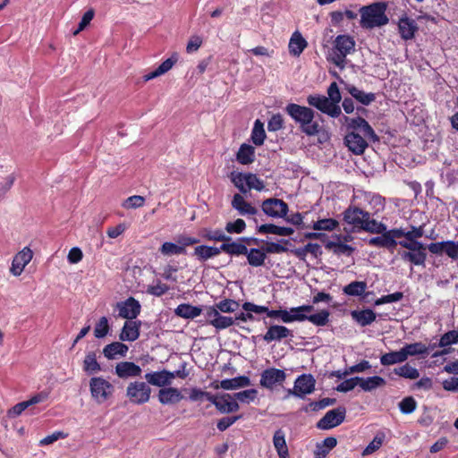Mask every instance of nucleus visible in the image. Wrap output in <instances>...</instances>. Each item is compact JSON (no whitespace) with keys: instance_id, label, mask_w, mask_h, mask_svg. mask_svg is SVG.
I'll list each match as a JSON object with an SVG mask.
<instances>
[{"instance_id":"1","label":"nucleus","mask_w":458,"mask_h":458,"mask_svg":"<svg viewBox=\"0 0 458 458\" xmlns=\"http://www.w3.org/2000/svg\"><path fill=\"white\" fill-rule=\"evenodd\" d=\"M344 221L352 228L379 233L386 230V225L370 217V214L354 206L349 207L343 213Z\"/></svg>"},{"instance_id":"2","label":"nucleus","mask_w":458,"mask_h":458,"mask_svg":"<svg viewBox=\"0 0 458 458\" xmlns=\"http://www.w3.org/2000/svg\"><path fill=\"white\" fill-rule=\"evenodd\" d=\"M288 115L297 123L303 133L308 136H315L320 131V125L314 121L315 112L307 106L297 104H288L285 107Z\"/></svg>"},{"instance_id":"3","label":"nucleus","mask_w":458,"mask_h":458,"mask_svg":"<svg viewBox=\"0 0 458 458\" xmlns=\"http://www.w3.org/2000/svg\"><path fill=\"white\" fill-rule=\"evenodd\" d=\"M384 3H374L360 8V26L364 29L381 27L388 23Z\"/></svg>"},{"instance_id":"4","label":"nucleus","mask_w":458,"mask_h":458,"mask_svg":"<svg viewBox=\"0 0 458 458\" xmlns=\"http://www.w3.org/2000/svg\"><path fill=\"white\" fill-rule=\"evenodd\" d=\"M355 48V40L349 35H338L330 54L331 62L340 69L345 67L346 56Z\"/></svg>"},{"instance_id":"5","label":"nucleus","mask_w":458,"mask_h":458,"mask_svg":"<svg viewBox=\"0 0 458 458\" xmlns=\"http://www.w3.org/2000/svg\"><path fill=\"white\" fill-rule=\"evenodd\" d=\"M89 390L92 399L101 404L113 396L114 386L102 377H93L89 380Z\"/></svg>"},{"instance_id":"6","label":"nucleus","mask_w":458,"mask_h":458,"mask_svg":"<svg viewBox=\"0 0 458 458\" xmlns=\"http://www.w3.org/2000/svg\"><path fill=\"white\" fill-rule=\"evenodd\" d=\"M151 388L142 381L131 382L126 388V396L131 403L143 404L149 401Z\"/></svg>"},{"instance_id":"7","label":"nucleus","mask_w":458,"mask_h":458,"mask_svg":"<svg viewBox=\"0 0 458 458\" xmlns=\"http://www.w3.org/2000/svg\"><path fill=\"white\" fill-rule=\"evenodd\" d=\"M307 102L310 106H314L320 112L333 118L338 117L342 113L339 105L332 103V101H330L329 98L323 95H310L307 98Z\"/></svg>"},{"instance_id":"8","label":"nucleus","mask_w":458,"mask_h":458,"mask_svg":"<svg viewBox=\"0 0 458 458\" xmlns=\"http://www.w3.org/2000/svg\"><path fill=\"white\" fill-rule=\"evenodd\" d=\"M346 409L343 406L328 411L318 423L317 428L327 430L339 426L345 419Z\"/></svg>"},{"instance_id":"9","label":"nucleus","mask_w":458,"mask_h":458,"mask_svg":"<svg viewBox=\"0 0 458 458\" xmlns=\"http://www.w3.org/2000/svg\"><path fill=\"white\" fill-rule=\"evenodd\" d=\"M263 212L274 218L285 217L288 213V205L280 199L270 198L262 202Z\"/></svg>"},{"instance_id":"10","label":"nucleus","mask_w":458,"mask_h":458,"mask_svg":"<svg viewBox=\"0 0 458 458\" xmlns=\"http://www.w3.org/2000/svg\"><path fill=\"white\" fill-rule=\"evenodd\" d=\"M285 379L286 373L284 370L269 368L261 373L259 384L265 388L273 389L276 385H282Z\"/></svg>"},{"instance_id":"11","label":"nucleus","mask_w":458,"mask_h":458,"mask_svg":"<svg viewBox=\"0 0 458 458\" xmlns=\"http://www.w3.org/2000/svg\"><path fill=\"white\" fill-rule=\"evenodd\" d=\"M33 252L29 247H24L13 259L10 273L14 276H19L23 272L25 267L31 261Z\"/></svg>"},{"instance_id":"12","label":"nucleus","mask_w":458,"mask_h":458,"mask_svg":"<svg viewBox=\"0 0 458 458\" xmlns=\"http://www.w3.org/2000/svg\"><path fill=\"white\" fill-rule=\"evenodd\" d=\"M116 309L119 311V317L132 320L138 317L141 307L136 299L130 297L124 301L117 302Z\"/></svg>"},{"instance_id":"13","label":"nucleus","mask_w":458,"mask_h":458,"mask_svg":"<svg viewBox=\"0 0 458 458\" xmlns=\"http://www.w3.org/2000/svg\"><path fill=\"white\" fill-rule=\"evenodd\" d=\"M428 250L433 254L445 253L453 259H458V242L446 241L430 243L428 246Z\"/></svg>"},{"instance_id":"14","label":"nucleus","mask_w":458,"mask_h":458,"mask_svg":"<svg viewBox=\"0 0 458 458\" xmlns=\"http://www.w3.org/2000/svg\"><path fill=\"white\" fill-rule=\"evenodd\" d=\"M316 380L311 374H302L299 376L294 386L297 389V397L303 398L306 394H310L315 390Z\"/></svg>"},{"instance_id":"15","label":"nucleus","mask_w":458,"mask_h":458,"mask_svg":"<svg viewBox=\"0 0 458 458\" xmlns=\"http://www.w3.org/2000/svg\"><path fill=\"white\" fill-rule=\"evenodd\" d=\"M419 28L415 20L403 15L399 19L398 30L403 40H410L415 37Z\"/></svg>"},{"instance_id":"16","label":"nucleus","mask_w":458,"mask_h":458,"mask_svg":"<svg viewBox=\"0 0 458 458\" xmlns=\"http://www.w3.org/2000/svg\"><path fill=\"white\" fill-rule=\"evenodd\" d=\"M345 145L355 155H361L368 148L366 140L356 132H349L344 138Z\"/></svg>"},{"instance_id":"17","label":"nucleus","mask_w":458,"mask_h":458,"mask_svg":"<svg viewBox=\"0 0 458 458\" xmlns=\"http://www.w3.org/2000/svg\"><path fill=\"white\" fill-rule=\"evenodd\" d=\"M215 407L222 414L235 412L240 409L238 402L230 394H219Z\"/></svg>"},{"instance_id":"18","label":"nucleus","mask_w":458,"mask_h":458,"mask_svg":"<svg viewBox=\"0 0 458 458\" xmlns=\"http://www.w3.org/2000/svg\"><path fill=\"white\" fill-rule=\"evenodd\" d=\"M115 374L120 378L136 377L140 376L141 368L131 361H121L115 365Z\"/></svg>"},{"instance_id":"19","label":"nucleus","mask_w":458,"mask_h":458,"mask_svg":"<svg viewBox=\"0 0 458 458\" xmlns=\"http://www.w3.org/2000/svg\"><path fill=\"white\" fill-rule=\"evenodd\" d=\"M174 377V373H171L170 371L165 369L162 371L147 373L145 375V379L148 384L163 388L165 386H169Z\"/></svg>"},{"instance_id":"20","label":"nucleus","mask_w":458,"mask_h":458,"mask_svg":"<svg viewBox=\"0 0 458 458\" xmlns=\"http://www.w3.org/2000/svg\"><path fill=\"white\" fill-rule=\"evenodd\" d=\"M250 385V379L246 376H240L233 378L224 379L219 384L213 383L212 386L215 389L223 388L225 390H233Z\"/></svg>"},{"instance_id":"21","label":"nucleus","mask_w":458,"mask_h":458,"mask_svg":"<svg viewBox=\"0 0 458 458\" xmlns=\"http://www.w3.org/2000/svg\"><path fill=\"white\" fill-rule=\"evenodd\" d=\"M313 310L314 307L312 305H301L291 308L287 310L286 323L308 320L309 314L313 311Z\"/></svg>"},{"instance_id":"22","label":"nucleus","mask_w":458,"mask_h":458,"mask_svg":"<svg viewBox=\"0 0 458 458\" xmlns=\"http://www.w3.org/2000/svg\"><path fill=\"white\" fill-rule=\"evenodd\" d=\"M293 336L292 331L284 326L273 325L267 328V333L264 335L263 339L267 343L272 341H281L282 339Z\"/></svg>"},{"instance_id":"23","label":"nucleus","mask_w":458,"mask_h":458,"mask_svg":"<svg viewBox=\"0 0 458 458\" xmlns=\"http://www.w3.org/2000/svg\"><path fill=\"white\" fill-rule=\"evenodd\" d=\"M140 322L129 320L126 321L122 328V331L119 335V338L121 341H129L132 342L139 338L140 336Z\"/></svg>"},{"instance_id":"24","label":"nucleus","mask_w":458,"mask_h":458,"mask_svg":"<svg viewBox=\"0 0 458 458\" xmlns=\"http://www.w3.org/2000/svg\"><path fill=\"white\" fill-rule=\"evenodd\" d=\"M158 401L162 404H174L182 399L180 390L174 387H164L158 391Z\"/></svg>"},{"instance_id":"25","label":"nucleus","mask_w":458,"mask_h":458,"mask_svg":"<svg viewBox=\"0 0 458 458\" xmlns=\"http://www.w3.org/2000/svg\"><path fill=\"white\" fill-rule=\"evenodd\" d=\"M231 204L233 208L237 210L242 216L256 215L258 213V209L247 202L239 193L233 195Z\"/></svg>"},{"instance_id":"26","label":"nucleus","mask_w":458,"mask_h":458,"mask_svg":"<svg viewBox=\"0 0 458 458\" xmlns=\"http://www.w3.org/2000/svg\"><path fill=\"white\" fill-rule=\"evenodd\" d=\"M128 346L121 342H114L106 345L103 349L104 356L108 360L124 357L128 352Z\"/></svg>"},{"instance_id":"27","label":"nucleus","mask_w":458,"mask_h":458,"mask_svg":"<svg viewBox=\"0 0 458 458\" xmlns=\"http://www.w3.org/2000/svg\"><path fill=\"white\" fill-rule=\"evenodd\" d=\"M177 61V54H174L170 58L165 60L155 71L144 75V81H148L165 74L173 68Z\"/></svg>"},{"instance_id":"28","label":"nucleus","mask_w":458,"mask_h":458,"mask_svg":"<svg viewBox=\"0 0 458 458\" xmlns=\"http://www.w3.org/2000/svg\"><path fill=\"white\" fill-rule=\"evenodd\" d=\"M425 250L426 247L414 251H399V255L403 261H409L415 266H421L425 264L427 259Z\"/></svg>"},{"instance_id":"29","label":"nucleus","mask_w":458,"mask_h":458,"mask_svg":"<svg viewBox=\"0 0 458 458\" xmlns=\"http://www.w3.org/2000/svg\"><path fill=\"white\" fill-rule=\"evenodd\" d=\"M307 41L299 31H295L289 41V52L293 56H299L307 47Z\"/></svg>"},{"instance_id":"30","label":"nucleus","mask_w":458,"mask_h":458,"mask_svg":"<svg viewBox=\"0 0 458 458\" xmlns=\"http://www.w3.org/2000/svg\"><path fill=\"white\" fill-rule=\"evenodd\" d=\"M220 254V248L207 245H199L195 247L193 255L200 262L207 261L209 259L216 257Z\"/></svg>"},{"instance_id":"31","label":"nucleus","mask_w":458,"mask_h":458,"mask_svg":"<svg viewBox=\"0 0 458 458\" xmlns=\"http://www.w3.org/2000/svg\"><path fill=\"white\" fill-rule=\"evenodd\" d=\"M386 383V380L379 376H373L366 378L359 377V386L365 392H371L378 387H382Z\"/></svg>"},{"instance_id":"32","label":"nucleus","mask_w":458,"mask_h":458,"mask_svg":"<svg viewBox=\"0 0 458 458\" xmlns=\"http://www.w3.org/2000/svg\"><path fill=\"white\" fill-rule=\"evenodd\" d=\"M352 318L361 327L370 325L376 320V313L371 310H352Z\"/></svg>"},{"instance_id":"33","label":"nucleus","mask_w":458,"mask_h":458,"mask_svg":"<svg viewBox=\"0 0 458 458\" xmlns=\"http://www.w3.org/2000/svg\"><path fill=\"white\" fill-rule=\"evenodd\" d=\"M201 311L202 310L199 307L192 306L188 303L180 304L174 310L176 316L187 319H192L199 317L201 314Z\"/></svg>"},{"instance_id":"34","label":"nucleus","mask_w":458,"mask_h":458,"mask_svg":"<svg viewBox=\"0 0 458 458\" xmlns=\"http://www.w3.org/2000/svg\"><path fill=\"white\" fill-rule=\"evenodd\" d=\"M379 233L381 235L370 238L369 240V244L370 246L393 249L397 245V242L395 240L390 238L386 229Z\"/></svg>"},{"instance_id":"35","label":"nucleus","mask_w":458,"mask_h":458,"mask_svg":"<svg viewBox=\"0 0 458 458\" xmlns=\"http://www.w3.org/2000/svg\"><path fill=\"white\" fill-rule=\"evenodd\" d=\"M336 445L337 440L333 437H328L321 443H317L316 449L314 451L315 458H326L328 453L335 447Z\"/></svg>"},{"instance_id":"36","label":"nucleus","mask_w":458,"mask_h":458,"mask_svg":"<svg viewBox=\"0 0 458 458\" xmlns=\"http://www.w3.org/2000/svg\"><path fill=\"white\" fill-rule=\"evenodd\" d=\"M237 161L242 165H250L255 159V148L249 144H242L237 155Z\"/></svg>"},{"instance_id":"37","label":"nucleus","mask_w":458,"mask_h":458,"mask_svg":"<svg viewBox=\"0 0 458 458\" xmlns=\"http://www.w3.org/2000/svg\"><path fill=\"white\" fill-rule=\"evenodd\" d=\"M258 232L260 233H270L280 236H289L293 233V229L290 227L278 226L273 224H264L259 226Z\"/></svg>"},{"instance_id":"38","label":"nucleus","mask_w":458,"mask_h":458,"mask_svg":"<svg viewBox=\"0 0 458 458\" xmlns=\"http://www.w3.org/2000/svg\"><path fill=\"white\" fill-rule=\"evenodd\" d=\"M273 444L279 458H286L288 455V447L285 442L284 432L282 429H278L275 432Z\"/></svg>"},{"instance_id":"39","label":"nucleus","mask_w":458,"mask_h":458,"mask_svg":"<svg viewBox=\"0 0 458 458\" xmlns=\"http://www.w3.org/2000/svg\"><path fill=\"white\" fill-rule=\"evenodd\" d=\"M347 90L352 98H354L357 101L365 106H369L376 99V96L374 93H366L352 85L348 86Z\"/></svg>"},{"instance_id":"40","label":"nucleus","mask_w":458,"mask_h":458,"mask_svg":"<svg viewBox=\"0 0 458 458\" xmlns=\"http://www.w3.org/2000/svg\"><path fill=\"white\" fill-rule=\"evenodd\" d=\"M220 252L224 251L229 255H245L247 253V247L241 242H225L220 247Z\"/></svg>"},{"instance_id":"41","label":"nucleus","mask_w":458,"mask_h":458,"mask_svg":"<svg viewBox=\"0 0 458 458\" xmlns=\"http://www.w3.org/2000/svg\"><path fill=\"white\" fill-rule=\"evenodd\" d=\"M406 360L404 352L402 349L395 352H390L380 357V363L383 366H390L396 363H402Z\"/></svg>"},{"instance_id":"42","label":"nucleus","mask_w":458,"mask_h":458,"mask_svg":"<svg viewBox=\"0 0 458 458\" xmlns=\"http://www.w3.org/2000/svg\"><path fill=\"white\" fill-rule=\"evenodd\" d=\"M247 257L248 263L252 267H261L265 263V259L267 258L266 253L263 250L260 249H247V253H245Z\"/></svg>"},{"instance_id":"43","label":"nucleus","mask_w":458,"mask_h":458,"mask_svg":"<svg viewBox=\"0 0 458 458\" xmlns=\"http://www.w3.org/2000/svg\"><path fill=\"white\" fill-rule=\"evenodd\" d=\"M83 370L88 374L98 373L101 370V366L97 360V355L94 352L86 354L83 360Z\"/></svg>"},{"instance_id":"44","label":"nucleus","mask_w":458,"mask_h":458,"mask_svg":"<svg viewBox=\"0 0 458 458\" xmlns=\"http://www.w3.org/2000/svg\"><path fill=\"white\" fill-rule=\"evenodd\" d=\"M367 289V284L364 281H353L343 288V293L349 296H361Z\"/></svg>"},{"instance_id":"45","label":"nucleus","mask_w":458,"mask_h":458,"mask_svg":"<svg viewBox=\"0 0 458 458\" xmlns=\"http://www.w3.org/2000/svg\"><path fill=\"white\" fill-rule=\"evenodd\" d=\"M265 139L264 124L260 120H256L251 132V140L256 146H261Z\"/></svg>"},{"instance_id":"46","label":"nucleus","mask_w":458,"mask_h":458,"mask_svg":"<svg viewBox=\"0 0 458 458\" xmlns=\"http://www.w3.org/2000/svg\"><path fill=\"white\" fill-rule=\"evenodd\" d=\"M394 373L408 379H417L420 377L419 370L408 363L394 369Z\"/></svg>"},{"instance_id":"47","label":"nucleus","mask_w":458,"mask_h":458,"mask_svg":"<svg viewBox=\"0 0 458 458\" xmlns=\"http://www.w3.org/2000/svg\"><path fill=\"white\" fill-rule=\"evenodd\" d=\"M403 352H404L406 360L409 356L420 355V354H427L428 348L422 343H414L406 344L402 348Z\"/></svg>"},{"instance_id":"48","label":"nucleus","mask_w":458,"mask_h":458,"mask_svg":"<svg viewBox=\"0 0 458 458\" xmlns=\"http://www.w3.org/2000/svg\"><path fill=\"white\" fill-rule=\"evenodd\" d=\"M230 179L233 185L242 192L247 193L248 188L247 185V173H240V172H232L230 174Z\"/></svg>"},{"instance_id":"49","label":"nucleus","mask_w":458,"mask_h":458,"mask_svg":"<svg viewBox=\"0 0 458 458\" xmlns=\"http://www.w3.org/2000/svg\"><path fill=\"white\" fill-rule=\"evenodd\" d=\"M203 237L206 240H208V241L223 242V243L225 242H230L231 241V237L227 236L220 229H216V230L204 229L203 230Z\"/></svg>"},{"instance_id":"50","label":"nucleus","mask_w":458,"mask_h":458,"mask_svg":"<svg viewBox=\"0 0 458 458\" xmlns=\"http://www.w3.org/2000/svg\"><path fill=\"white\" fill-rule=\"evenodd\" d=\"M339 225L334 218H324L313 223L312 228L316 231H333Z\"/></svg>"},{"instance_id":"51","label":"nucleus","mask_w":458,"mask_h":458,"mask_svg":"<svg viewBox=\"0 0 458 458\" xmlns=\"http://www.w3.org/2000/svg\"><path fill=\"white\" fill-rule=\"evenodd\" d=\"M159 250L165 256L181 255L185 254L186 252V249L180 247L179 244H175L170 242H164Z\"/></svg>"},{"instance_id":"52","label":"nucleus","mask_w":458,"mask_h":458,"mask_svg":"<svg viewBox=\"0 0 458 458\" xmlns=\"http://www.w3.org/2000/svg\"><path fill=\"white\" fill-rule=\"evenodd\" d=\"M330 313L327 310H321L316 314L309 315L308 321L317 327H324L329 322Z\"/></svg>"},{"instance_id":"53","label":"nucleus","mask_w":458,"mask_h":458,"mask_svg":"<svg viewBox=\"0 0 458 458\" xmlns=\"http://www.w3.org/2000/svg\"><path fill=\"white\" fill-rule=\"evenodd\" d=\"M170 290V287L162 283L160 280H157L153 284H150L147 288V293L151 294L156 297H160L166 293Z\"/></svg>"},{"instance_id":"54","label":"nucleus","mask_w":458,"mask_h":458,"mask_svg":"<svg viewBox=\"0 0 458 458\" xmlns=\"http://www.w3.org/2000/svg\"><path fill=\"white\" fill-rule=\"evenodd\" d=\"M258 396V391L256 389H247L233 394L235 401H239L242 403H250L253 402Z\"/></svg>"},{"instance_id":"55","label":"nucleus","mask_w":458,"mask_h":458,"mask_svg":"<svg viewBox=\"0 0 458 458\" xmlns=\"http://www.w3.org/2000/svg\"><path fill=\"white\" fill-rule=\"evenodd\" d=\"M326 249L332 250L335 254H347L350 255L353 249L345 243L343 242H328L326 243Z\"/></svg>"},{"instance_id":"56","label":"nucleus","mask_w":458,"mask_h":458,"mask_svg":"<svg viewBox=\"0 0 458 458\" xmlns=\"http://www.w3.org/2000/svg\"><path fill=\"white\" fill-rule=\"evenodd\" d=\"M246 188H248V191L250 190H256L258 191H262L265 189V183L255 174L247 173Z\"/></svg>"},{"instance_id":"57","label":"nucleus","mask_w":458,"mask_h":458,"mask_svg":"<svg viewBox=\"0 0 458 458\" xmlns=\"http://www.w3.org/2000/svg\"><path fill=\"white\" fill-rule=\"evenodd\" d=\"M385 435L383 433L377 434L372 441L365 447L362 455H369L378 450L384 441Z\"/></svg>"},{"instance_id":"58","label":"nucleus","mask_w":458,"mask_h":458,"mask_svg":"<svg viewBox=\"0 0 458 458\" xmlns=\"http://www.w3.org/2000/svg\"><path fill=\"white\" fill-rule=\"evenodd\" d=\"M458 343V331L451 330L445 333L438 343V346L445 348L451 344H454Z\"/></svg>"},{"instance_id":"59","label":"nucleus","mask_w":458,"mask_h":458,"mask_svg":"<svg viewBox=\"0 0 458 458\" xmlns=\"http://www.w3.org/2000/svg\"><path fill=\"white\" fill-rule=\"evenodd\" d=\"M109 331L108 320L106 317H101L94 328V335L96 338L105 337Z\"/></svg>"},{"instance_id":"60","label":"nucleus","mask_w":458,"mask_h":458,"mask_svg":"<svg viewBox=\"0 0 458 458\" xmlns=\"http://www.w3.org/2000/svg\"><path fill=\"white\" fill-rule=\"evenodd\" d=\"M145 199L140 195H133L127 198L123 203L122 207L126 209L139 208L144 206Z\"/></svg>"},{"instance_id":"61","label":"nucleus","mask_w":458,"mask_h":458,"mask_svg":"<svg viewBox=\"0 0 458 458\" xmlns=\"http://www.w3.org/2000/svg\"><path fill=\"white\" fill-rule=\"evenodd\" d=\"M239 303L236 301L231 299H225L216 303V308L224 313L234 312L239 308Z\"/></svg>"},{"instance_id":"62","label":"nucleus","mask_w":458,"mask_h":458,"mask_svg":"<svg viewBox=\"0 0 458 458\" xmlns=\"http://www.w3.org/2000/svg\"><path fill=\"white\" fill-rule=\"evenodd\" d=\"M234 319L231 317L222 316L220 315L218 318L209 321V324L212 325L216 329H225L232 325H233Z\"/></svg>"},{"instance_id":"63","label":"nucleus","mask_w":458,"mask_h":458,"mask_svg":"<svg viewBox=\"0 0 458 458\" xmlns=\"http://www.w3.org/2000/svg\"><path fill=\"white\" fill-rule=\"evenodd\" d=\"M246 224L243 219L238 218L233 222H228L225 230L229 233H241L245 230Z\"/></svg>"},{"instance_id":"64","label":"nucleus","mask_w":458,"mask_h":458,"mask_svg":"<svg viewBox=\"0 0 458 458\" xmlns=\"http://www.w3.org/2000/svg\"><path fill=\"white\" fill-rule=\"evenodd\" d=\"M399 408L404 414L411 413L416 409V401L412 397H405L400 402Z\"/></svg>"}]
</instances>
